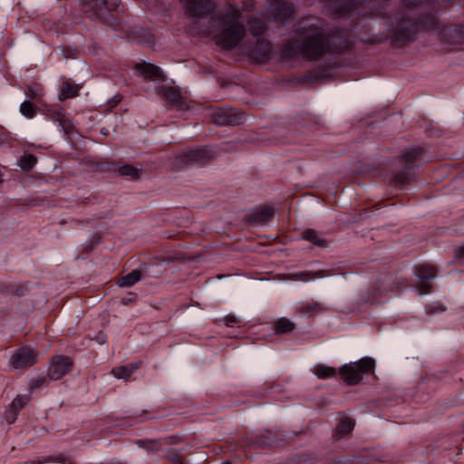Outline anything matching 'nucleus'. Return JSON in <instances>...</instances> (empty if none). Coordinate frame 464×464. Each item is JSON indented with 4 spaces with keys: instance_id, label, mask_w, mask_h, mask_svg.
Masks as SVG:
<instances>
[{
    "instance_id": "nucleus-1",
    "label": "nucleus",
    "mask_w": 464,
    "mask_h": 464,
    "mask_svg": "<svg viewBox=\"0 0 464 464\" xmlns=\"http://www.w3.org/2000/svg\"><path fill=\"white\" fill-rule=\"evenodd\" d=\"M352 43L345 30L329 33L317 23L305 22L299 25L292 39L282 44L281 57L290 59L300 54L304 58L315 60L349 49Z\"/></svg>"
},
{
    "instance_id": "nucleus-2",
    "label": "nucleus",
    "mask_w": 464,
    "mask_h": 464,
    "mask_svg": "<svg viewBox=\"0 0 464 464\" xmlns=\"http://www.w3.org/2000/svg\"><path fill=\"white\" fill-rule=\"evenodd\" d=\"M188 15L207 19L208 26L195 30L196 34L212 35L222 49L234 48L245 36L246 28L238 22L240 12L229 5L225 14L216 11L213 0H180Z\"/></svg>"
},
{
    "instance_id": "nucleus-3",
    "label": "nucleus",
    "mask_w": 464,
    "mask_h": 464,
    "mask_svg": "<svg viewBox=\"0 0 464 464\" xmlns=\"http://www.w3.org/2000/svg\"><path fill=\"white\" fill-rule=\"evenodd\" d=\"M387 0H333V8L340 16L355 12L356 14L365 16L383 14V6Z\"/></svg>"
},
{
    "instance_id": "nucleus-4",
    "label": "nucleus",
    "mask_w": 464,
    "mask_h": 464,
    "mask_svg": "<svg viewBox=\"0 0 464 464\" xmlns=\"http://www.w3.org/2000/svg\"><path fill=\"white\" fill-rule=\"evenodd\" d=\"M374 367V361L372 358H363L359 362H351L343 366L340 370V374L343 380L349 385L357 384L362 376Z\"/></svg>"
},
{
    "instance_id": "nucleus-5",
    "label": "nucleus",
    "mask_w": 464,
    "mask_h": 464,
    "mask_svg": "<svg viewBox=\"0 0 464 464\" xmlns=\"http://www.w3.org/2000/svg\"><path fill=\"white\" fill-rule=\"evenodd\" d=\"M92 2L93 14L111 26L116 25L120 0H92Z\"/></svg>"
},
{
    "instance_id": "nucleus-6",
    "label": "nucleus",
    "mask_w": 464,
    "mask_h": 464,
    "mask_svg": "<svg viewBox=\"0 0 464 464\" xmlns=\"http://www.w3.org/2000/svg\"><path fill=\"white\" fill-rule=\"evenodd\" d=\"M210 121L218 126H236L245 121V115L232 108H220L213 111Z\"/></svg>"
},
{
    "instance_id": "nucleus-7",
    "label": "nucleus",
    "mask_w": 464,
    "mask_h": 464,
    "mask_svg": "<svg viewBox=\"0 0 464 464\" xmlns=\"http://www.w3.org/2000/svg\"><path fill=\"white\" fill-rule=\"evenodd\" d=\"M39 354L36 350L24 346L15 351L10 360L9 365L13 369H26L38 362Z\"/></svg>"
},
{
    "instance_id": "nucleus-8",
    "label": "nucleus",
    "mask_w": 464,
    "mask_h": 464,
    "mask_svg": "<svg viewBox=\"0 0 464 464\" xmlns=\"http://www.w3.org/2000/svg\"><path fill=\"white\" fill-rule=\"evenodd\" d=\"M414 274L421 282L417 285L419 295H424L430 292L432 281L437 276V270L430 265H420L414 267Z\"/></svg>"
},
{
    "instance_id": "nucleus-9",
    "label": "nucleus",
    "mask_w": 464,
    "mask_h": 464,
    "mask_svg": "<svg viewBox=\"0 0 464 464\" xmlns=\"http://www.w3.org/2000/svg\"><path fill=\"white\" fill-rule=\"evenodd\" d=\"M72 367V362L67 356H55L52 359L49 368L48 376L51 380H59L65 374L69 373Z\"/></svg>"
},
{
    "instance_id": "nucleus-10",
    "label": "nucleus",
    "mask_w": 464,
    "mask_h": 464,
    "mask_svg": "<svg viewBox=\"0 0 464 464\" xmlns=\"http://www.w3.org/2000/svg\"><path fill=\"white\" fill-rule=\"evenodd\" d=\"M294 6L287 0H268V12L276 21L283 22L294 14Z\"/></svg>"
},
{
    "instance_id": "nucleus-11",
    "label": "nucleus",
    "mask_w": 464,
    "mask_h": 464,
    "mask_svg": "<svg viewBox=\"0 0 464 464\" xmlns=\"http://www.w3.org/2000/svg\"><path fill=\"white\" fill-rule=\"evenodd\" d=\"M274 209L267 206L256 207L246 217V221L252 226L264 225L271 221Z\"/></svg>"
},
{
    "instance_id": "nucleus-12",
    "label": "nucleus",
    "mask_w": 464,
    "mask_h": 464,
    "mask_svg": "<svg viewBox=\"0 0 464 464\" xmlns=\"http://www.w3.org/2000/svg\"><path fill=\"white\" fill-rule=\"evenodd\" d=\"M177 439L175 437H167L160 439H140L135 441V444L150 452H158L165 445L176 444Z\"/></svg>"
},
{
    "instance_id": "nucleus-13",
    "label": "nucleus",
    "mask_w": 464,
    "mask_h": 464,
    "mask_svg": "<svg viewBox=\"0 0 464 464\" xmlns=\"http://www.w3.org/2000/svg\"><path fill=\"white\" fill-rule=\"evenodd\" d=\"M271 44L265 39H258L256 44L248 51V55L259 63H266L270 59Z\"/></svg>"
},
{
    "instance_id": "nucleus-14",
    "label": "nucleus",
    "mask_w": 464,
    "mask_h": 464,
    "mask_svg": "<svg viewBox=\"0 0 464 464\" xmlns=\"http://www.w3.org/2000/svg\"><path fill=\"white\" fill-rule=\"evenodd\" d=\"M212 158V152L207 148H199L185 151L182 155V162L201 164Z\"/></svg>"
},
{
    "instance_id": "nucleus-15",
    "label": "nucleus",
    "mask_w": 464,
    "mask_h": 464,
    "mask_svg": "<svg viewBox=\"0 0 464 464\" xmlns=\"http://www.w3.org/2000/svg\"><path fill=\"white\" fill-rule=\"evenodd\" d=\"M159 92L161 93L172 106L179 110L187 109L183 97L175 88L162 86L159 89Z\"/></svg>"
},
{
    "instance_id": "nucleus-16",
    "label": "nucleus",
    "mask_w": 464,
    "mask_h": 464,
    "mask_svg": "<svg viewBox=\"0 0 464 464\" xmlns=\"http://www.w3.org/2000/svg\"><path fill=\"white\" fill-rule=\"evenodd\" d=\"M135 69L146 79L157 81L165 78L160 68L151 63H139Z\"/></svg>"
},
{
    "instance_id": "nucleus-17",
    "label": "nucleus",
    "mask_w": 464,
    "mask_h": 464,
    "mask_svg": "<svg viewBox=\"0 0 464 464\" xmlns=\"http://www.w3.org/2000/svg\"><path fill=\"white\" fill-rule=\"evenodd\" d=\"M388 292L389 289L385 285V283L383 281H378L372 285V289L369 290L365 302L369 304L377 303Z\"/></svg>"
},
{
    "instance_id": "nucleus-18",
    "label": "nucleus",
    "mask_w": 464,
    "mask_h": 464,
    "mask_svg": "<svg viewBox=\"0 0 464 464\" xmlns=\"http://www.w3.org/2000/svg\"><path fill=\"white\" fill-rule=\"evenodd\" d=\"M326 310L324 304L319 302H303L296 307V312L299 314H306L308 317L314 314L322 313Z\"/></svg>"
},
{
    "instance_id": "nucleus-19",
    "label": "nucleus",
    "mask_w": 464,
    "mask_h": 464,
    "mask_svg": "<svg viewBox=\"0 0 464 464\" xmlns=\"http://www.w3.org/2000/svg\"><path fill=\"white\" fill-rule=\"evenodd\" d=\"M140 366V362H131L112 369L111 373L118 379H128Z\"/></svg>"
},
{
    "instance_id": "nucleus-20",
    "label": "nucleus",
    "mask_w": 464,
    "mask_h": 464,
    "mask_svg": "<svg viewBox=\"0 0 464 464\" xmlns=\"http://www.w3.org/2000/svg\"><path fill=\"white\" fill-rule=\"evenodd\" d=\"M80 87L74 83L70 82L69 81H65L63 82L60 89L59 99L61 101L73 98L78 95Z\"/></svg>"
},
{
    "instance_id": "nucleus-21",
    "label": "nucleus",
    "mask_w": 464,
    "mask_h": 464,
    "mask_svg": "<svg viewBox=\"0 0 464 464\" xmlns=\"http://www.w3.org/2000/svg\"><path fill=\"white\" fill-rule=\"evenodd\" d=\"M354 424L355 422L352 418L347 416L342 417L336 425V434L340 437L349 434L353 430Z\"/></svg>"
},
{
    "instance_id": "nucleus-22",
    "label": "nucleus",
    "mask_w": 464,
    "mask_h": 464,
    "mask_svg": "<svg viewBox=\"0 0 464 464\" xmlns=\"http://www.w3.org/2000/svg\"><path fill=\"white\" fill-rule=\"evenodd\" d=\"M295 329V324L285 317H281L274 324V330L276 334H289Z\"/></svg>"
},
{
    "instance_id": "nucleus-23",
    "label": "nucleus",
    "mask_w": 464,
    "mask_h": 464,
    "mask_svg": "<svg viewBox=\"0 0 464 464\" xmlns=\"http://www.w3.org/2000/svg\"><path fill=\"white\" fill-rule=\"evenodd\" d=\"M141 279V273L139 270H133L126 276H121L118 280V285L121 287H130L135 285Z\"/></svg>"
},
{
    "instance_id": "nucleus-24",
    "label": "nucleus",
    "mask_w": 464,
    "mask_h": 464,
    "mask_svg": "<svg viewBox=\"0 0 464 464\" xmlns=\"http://www.w3.org/2000/svg\"><path fill=\"white\" fill-rule=\"evenodd\" d=\"M131 38L140 44H151L154 43L153 35L149 31L141 27L136 28L132 32Z\"/></svg>"
},
{
    "instance_id": "nucleus-25",
    "label": "nucleus",
    "mask_w": 464,
    "mask_h": 464,
    "mask_svg": "<svg viewBox=\"0 0 464 464\" xmlns=\"http://www.w3.org/2000/svg\"><path fill=\"white\" fill-rule=\"evenodd\" d=\"M302 238L318 246H324L326 242L318 232L313 229H305L302 234Z\"/></svg>"
},
{
    "instance_id": "nucleus-26",
    "label": "nucleus",
    "mask_w": 464,
    "mask_h": 464,
    "mask_svg": "<svg viewBox=\"0 0 464 464\" xmlns=\"http://www.w3.org/2000/svg\"><path fill=\"white\" fill-rule=\"evenodd\" d=\"M314 374L320 379H328L336 375V370L324 364H317L314 368Z\"/></svg>"
},
{
    "instance_id": "nucleus-27",
    "label": "nucleus",
    "mask_w": 464,
    "mask_h": 464,
    "mask_svg": "<svg viewBox=\"0 0 464 464\" xmlns=\"http://www.w3.org/2000/svg\"><path fill=\"white\" fill-rule=\"evenodd\" d=\"M248 24L250 32L254 35L262 34L266 28V24L261 17L254 16L249 20Z\"/></svg>"
},
{
    "instance_id": "nucleus-28",
    "label": "nucleus",
    "mask_w": 464,
    "mask_h": 464,
    "mask_svg": "<svg viewBox=\"0 0 464 464\" xmlns=\"http://www.w3.org/2000/svg\"><path fill=\"white\" fill-rule=\"evenodd\" d=\"M329 276V274L324 270H320L317 272H302L298 274H295L293 276L296 279H300L303 281H310L319 277Z\"/></svg>"
},
{
    "instance_id": "nucleus-29",
    "label": "nucleus",
    "mask_w": 464,
    "mask_h": 464,
    "mask_svg": "<svg viewBox=\"0 0 464 464\" xmlns=\"http://www.w3.org/2000/svg\"><path fill=\"white\" fill-rule=\"evenodd\" d=\"M411 179V174L410 172V168H407V169L394 174L391 182L392 184L405 185V184H408Z\"/></svg>"
},
{
    "instance_id": "nucleus-30",
    "label": "nucleus",
    "mask_w": 464,
    "mask_h": 464,
    "mask_svg": "<svg viewBox=\"0 0 464 464\" xmlns=\"http://www.w3.org/2000/svg\"><path fill=\"white\" fill-rule=\"evenodd\" d=\"M30 400L31 397L29 395H17L11 402L10 408L16 413H19Z\"/></svg>"
},
{
    "instance_id": "nucleus-31",
    "label": "nucleus",
    "mask_w": 464,
    "mask_h": 464,
    "mask_svg": "<svg viewBox=\"0 0 464 464\" xmlns=\"http://www.w3.org/2000/svg\"><path fill=\"white\" fill-rule=\"evenodd\" d=\"M25 95L32 100H41L43 96V88L38 83H32L26 87Z\"/></svg>"
},
{
    "instance_id": "nucleus-32",
    "label": "nucleus",
    "mask_w": 464,
    "mask_h": 464,
    "mask_svg": "<svg viewBox=\"0 0 464 464\" xmlns=\"http://www.w3.org/2000/svg\"><path fill=\"white\" fill-rule=\"evenodd\" d=\"M20 112L27 118H34L36 114V106L29 101H24L20 105Z\"/></svg>"
},
{
    "instance_id": "nucleus-33",
    "label": "nucleus",
    "mask_w": 464,
    "mask_h": 464,
    "mask_svg": "<svg viewBox=\"0 0 464 464\" xmlns=\"http://www.w3.org/2000/svg\"><path fill=\"white\" fill-rule=\"evenodd\" d=\"M119 173L122 176L130 177L132 179H136L140 177V169L128 164L121 166L119 169Z\"/></svg>"
},
{
    "instance_id": "nucleus-34",
    "label": "nucleus",
    "mask_w": 464,
    "mask_h": 464,
    "mask_svg": "<svg viewBox=\"0 0 464 464\" xmlns=\"http://www.w3.org/2000/svg\"><path fill=\"white\" fill-rule=\"evenodd\" d=\"M37 159L32 154H27L20 159V167L23 169L29 170L34 167L36 164Z\"/></svg>"
},
{
    "instance_id": "nucleus-35",
    "label": "nucleus",
    "mask_w": 464,
    "mask_h": 464,
    "mask_svg": "<svg viewBox=\"0 0 464 464\" xmlns=\"http://www.w3.org/2000/svg\"><path fill=\"white\" fill-rule=\"evenodd\" d=\"M420 153H421L420 148L411 149V150L406 151L402 155L403 161L406 163H413L414 161H416L419 159Z\"/></svg>"
},
{
    "instance_id": "nucleus-36",
    "label": "nucleus",
    "mask_w": 464,
    "mask_h": 464,
    "mask_svg": "<svg viewBox=\"0 0 464 464\" xmlns=\"http://www.w3.org/2000/svg\"><path fill=\"white\" fill-rule=\"evenodd\" d=\"M446 306L440 303H435V304H431L430 305H429L427 307V313L428 314H439V313H442V312H445L446 311Z\"/></svg>"
},
{
    "instance_id": "nucleus-37",
    "label": "nucleus",
    "mask_w": 464,
    "mask_h": 464,
    "mask_svg": "<svg viewBox=\"0 0 464 464\" xmlns=\"http://www.w3.org/2000/svg\"><path fill=\"white\" fill-rule=\"evenodd\" d=\"M46 382V380L44 377H37L34 379H32L30 381V389H37L41 386H43Z\"/></svg>"
},
{
    "instance_id": "nucleus-38",
    "label": "nucleus",
    "mask_w": 464,
    "mask_h": 464,
    "mask_svg": "<svg viewBox=\"0 0 464 464\" xmlns=\"http://www.w3.org/2000/svg\"><path fill=\"white\" fill-rule=\"evenodd\" d=\"M17 415L18 413H16L15 411H14L11 408H10V411H6L5 412V420H6V422L8 424H12L14 422V420H16L17 418Z\"/></svg>"
},
{
    "instance_id": "nucleus-39",
    "label": "nucleus",
    "mask_w": 464,
    "mask_h": 464,
    "mask_svg": "<svg viewBox=\"0 0 464 464\" xmlns=\"http://www.w3.org/2000/svg\"><path fill=\"white\" fill-rule=\"evenodd\" d=\"M239 323L238 319L235 315H227L225 318V324L228 327L237 325Z\"/></svg>"
},
{
    "instance_id": "nucleus-40",
    "label": "nucleus",
    "mask_w": 464,
    "mask_h": 464,
    "mask_svg": "<svg viewBox=\"0 0 464 464\" xmlns=\"http://www.w3.org/2000/svg\"><path fill=\"white\" fill-rule=\"evenodd\" d=\"M455 257L460 264L464 265V244L458 247Z\"/></svg>"
},
{
    "instance_id": "nucleus-41",
    "label": "nucleus",
    "mask_w": 464,
    "mask_h": 464,
    "mask_svg": "<svg viewBox=\"0 0 464 464\" xmlns=\"http://www.w3.org/2000/svg\"><path fill=\"white\" fill-rule=\"evenodd\" d=\"M255 0H244L242 2V9L243 11H251L254 8Z\"/></svg>"
},
{
    "instance_id": "nucleus-42",
    "label": "nucleus",
    "mask_w": 464,
    "mask_h": 464,
    "mask_svg": "<svg viewBox=\"0 0 464 464\" xmlns=\"http://www.w3.org/2000/svg\"><path fill=\"white\" fill-rule=\"evenodd\" d=\"M173 460L179 464H183V459L180 456L176 455L175 458H173Z\"/></svg>"
},
{
    "instance_id": "nucleus-43",
    "label": "nucleus",
    "mask_w": 464,
    "mask_h": 464,
    "mask_svg": "<svg viewBox=\"0 0 464 464\" xmlns=\"http://www.w3.org/2000/svg\"><path fill=\"white\" fill-rule=\"evenodd\" d=\"M121 99H117L116 97L111 101V107L115 106Z\"/></svg>"
},
{
    "instance_id": "nucleus-44",
    "label": "nucleus",
    "mask_w": 464,
    "mask_h": 464,
    "mask_svg": "<svg viewBox=\"0 0 464 464\" xmlns=\"http://www.w3.org/2000/svg\"><path fill=\"white\" fill-rule=\"evenodd\" d=\"M41 462L38 461H26L24 464H40Z\"/></svg>"
},
{
    "instance_id": "nucleus-45",
    "label": "nucleus",
    "mask_w": 464,
    "mask_h": 464,
    "mask_svg": "<svg viewBox=\"0 0 464 464\" xmlns=\"http://www.w3.org/2000/svg\"><path fill=\"white\" fill-rule=\"evenodd\" d=\"M263 444L265 446H270L271 445V442L270 441H263Z\"/></svg>"
},
{
    "instance_id": "nucleus-46",
    "label": "nucleus",
    "mask_w": 464,
    "mask_h": 464,
    "mask_svg": "<svg viewBox=\"0 0 464 464\" xmlns=\"http://www.w3.org/2000/svg\"><path fill=\"white\" fill-rule=\"evenodd\" d=\"M458 311H459V312H464V308H463V307H459V308H458Z\"/></svg>"
},
{
    "instance_id": "nucleus-47",
    "label": "nucleus",
    "mask_w": 464,
    "mask_h": 464,
    "mask_svg": "<svg viewBox=\"0 0 464 464\" xmlns=\"http://www.w3.org/2000/svg\"><path fill=\"white\" fill-rule=\"evenodd\" d=\"M108 464H123L121 462H113V463H108Z\"/></svg>"
},
{
    "instance_id": "nucleus-48",
    "label": "nucleus",
    "mask_w": 464,
    "mask_h": 464,
    "mask_svg": "<svg viewBox=\"0 0 464 464\" xmlns=\"http://www.w3.org/2000/svg\"><path fill=\"white\" fill-rule=\"evenodd\" d=\"M2 290V285H0V291Z\"/></svg>"
},
{
    "instance_id": "nucleus-49",
    "label": "nucleus",
    "mask_w": 464,
    "mask_h": 464,
    "mask_svg": "<svg viewBox=\"0 0 464 464\" xmlns=\"http://www.w3.org/2000/svg\"><path fill=\"white\" fill-rule=\"evenodd\" d=\"M223 464H230L229 462H226V463H223Z\"/></svg>"
}]
</instances>
